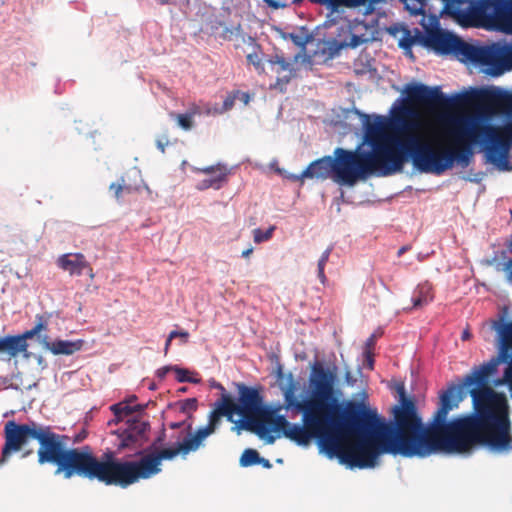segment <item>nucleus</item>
I'll use <instances>...</instances> for the list:
<instances>
[{"instance_id": "f257e3e1", "label": "nucleus", "mask_w": 512, "mask_h": 512, "mask_svg": "<svg viewBox=\"0 0 512 512\" xmlns=\"http://www.w3.org/2000/svg\"><path fill=\"white\" fill-rule=\"evenodd\" d=\"M499 362L492 358L463 378L462 386L470 388L472 414L448 420L462 400L460 390L452 385L440 393L438 408L424 426L415 400L407 397L401 384L389 423L364 404L349 402L343 419L339 414L331 417L315 440L328 458L360 469L373 468L381 454L424 458L439 452L470 453L479 445L507 450L512 444L507 398L490 385Z\"/></svg>"}, {"instance_id": "f03ea898", "label": "nucleus", "mask_w": 512, "mask_h": 512, "mask_svg": "<svg viewBox=\"0 0 512 512\" xmlns=\"http://www.w3.org/2000/svg\"><path fill=\"white\" fill-rule=\"evenodd\" d=\"M4 438L1 463L7 461L12 453L20 451L29 439H33L39 443L38 463L55 465L56 475H62L65 479L74 476L97 479L108 485L109 451L99 459L87 445L69 448L66 435L55 433L51 426L34 421L26 424H17L14 420L6 422Z\"/></svg>"}, {"instance_id": "7ed1b4c3", "label": "nucleus", "mask_w": 512, "mask_h": 512, "mask_svg": "<svg viewBox=\"0 0 512 512\" xmlns=\"http://www.w3.org/2000/svg\"><path fill=\"white\" fill-rule=\"evenodd\" d=\"M335 377V372L325 369L319 362L314 363L310 376V397L299 401L296 396L297 384L289 374V381L283 388L285 405L302 413V424L291 423L284 416L272 412L274 430L299 446L309 445L324 430L331 417L340 414L341 407L334 395Z\"/></svg>"}, {"instance_id": "20e7f679", "label": "nucleus", "mask_w": 512, "mask_h": 512, "mask_svg": "<svg viewBox=\"0 0 512 512\" xmlns=\"http://www.w3.org/2000/svg\"><path fill=\"white\" fill-rule=\"evenodd\" d=\"M374 154L373 147L367 151L363 147H357L354 151L337 147L333 155L312 161L300 174H284L281 169H277V172L293 181L332 179L340 186H354L359 181L369 178V167L363 161L371 160Z\"/></svg>"}, {"instance_id": "39448f33", "label": "nucleus", "mask_w": 512, "mask_h": 512, "mask_svg": "<svg viewBox=\"0 0 512 512\" xmlns=\"http://www.w3.org/2000/svg\"><path fill=\"white\" fill-rule=\"evenodd\" d=\"M191 437L185 438L177 447L153 450L145 453L139 460L122 461L115 457L114 452L109 451L108 485L121 488L139 482L141 479H149L161 472L163 460H172L179 453L187 454L198 448H189Z\"/></svg>"}, {"instance_id": "423d86ee", "label": "nucleus", "mask_w": 512, "mask_h": 512, "mask_svg": "<svg viewBox=\"0 0 512 512\" xmlns=\"http://www.w3.org/2000/svg\"><path fill=\"white\" fill-rule=\"evenodd\" d=\"M441 15H447L462 27L492 30L503 0H441Z\"/></svg>"}, {"instance_id": "0eeeda50", "label": "nucleus", "mask_w": 512, "mask_h": 512, "mask_svg": "<svg viewBox=\"0 0 512 512\" xmlns=\"http://www.w3.org/2000/svg\"><path fill=\"white\" fill-rule=\"evenodd\" d=\"M407 151L414 160V167L424 173L441 174L451 169L455 163L467 167L473 156L472 146L469 145L459 152L448 151L441 155L429 143L413 138L407 144Z\"/></svg>"}, {"instance_id": "6e6552de", "label": "nucleus", "mask_w": 512, "mask_h": 512, "mask_svg": "<svg viewBox=\"0 0 512 512\" xmlns=\"http://www.w3.org/2000/svg\"><path fill=\"white\" fill-rule=\"evenodd\" d=\"M417 138L416 136H410L404 141H399L397 143L398 153H393L388 148L382 144L381 142L370 139L369 137H365L362 144L358 147H363L365 151L370 149V147L375 148V154L369 161H363L366 165H368L370 174L375 176H390L399 172L403 168V164L406 161H411L414 165V160L410 157V153L407 151V144L411 141V139Z\"/></svg>"}, {"instance_id": "1a4fd4ad", "label": "nucleus", "mask_w": 512, "mask_h": 512, "mask_svg": "<svg viewBox=\"0 0 512 512\" xmlns=\"http://www.w3.org/2000/svg\"><path fill=\"white\" fill-rule=\"evenodd\" d=\"M474 65L492 77L502 75L512 67V43L479 45Z\"/></svg>"}, {"instance_id": "9d476101", "label": "nucleus", "mask_w": 512, "mask_h": 512, "mask_svg": "<svg viewBox=\"0 0 512 512\" xmlns=\"http://www.w3.org/2000/svg\"><path fill=\"white\" fill-rule=\"evenodd\" d=\"M235 385L238 393V403L233 400L231 395L223 393L224 398L228 399L229 404L234 408V415H251L272 422V411L263 405L259 389L247 386L244 383H236Z\"/></svg>"}, {"instance_id": "9b49d317", "label": "nucleus", "mask_w": 512, "mask_h": 512, "mask_svg": "<svg viewBox=\"0 0 512 512\" xmlns=\"http://www.w3.org/2000/svg\"><path fill=\"white\" fill-rule=\"evenodd\" d=\"M403 93L405 97H399L392 105L391 122L396 125L402 124V116L410 114L409 109L404 105V101L422 102V103H437L442 96L440 86L430 87L423 83H409L405 86Z\"/></svg>"}, {"instance_id": "f8f14e48", "label": "nucleus", "mask_w": 512, "mask_h": 512, "mask_svg": "<svg viewBox=\"0 0 512 512\" xmlns=\"http://www.w3.org/2000/svg\"><path fill=\"white\" fill-rule=\"evenodd\" d=\"M506 94L507 91L505 89L496 86L470 87L450 95L442 92V96L437 103L451 106H467L484 99L502 98Z\"/></svg>"}, {"instance_id": "ddd939ff", "label": "nucleus", "mask_w": 512, "mask_h": 512, "mask_svg": "<svg viewBox=\"0 0 512 512\" xmlns=\"http://www.w3.org/2000/svg\"><path fill=\"white\" fill-rule=\"evenodd\" d=\"M223 416L228 421H233L234 408H232L228 399H225L222 394L221 398L215 403V409L210 412L208 424L205 427L199 428L191 436V441L187 444L188 447L199 448L202 442L216 431Z\"/></svg>"}, {"instance_id": "4468645a", "label": "nucleus", "mask_w": 512, "mask_h": 512, "mask_svg": "<svg viewBox=\"0 0 512 512\" xmlns=\"http://www.w3.org/2000/svg\"><path fill=\"white\" fill-rule=\"evenodd\" d=\"M231 422L234 424L231 430L236 432L238 435H240L243 430H246L256 434L260 439L265 440L268 444H273L275 441V437L271 434L275 430L272 422L270 421H264V419L247 415L241 416V419L237 420L233 418V421Z\"/></svg>"}, {"instance_id": "2eb2a0df", "label": "nucleus", "mask_w": 512, "mask_h": 512, "mask_svg": "<svg viewBox=\"0 0 512 512\" xmlns=\"http://www.w3.org/2000/svg\"><path fill=\"white\" fill-rule=\"evenodd\" d=\"M458 36L451 31L441 29L438 32L425 33V48L437 55H451Z\"/></svg>"}, {"instance_id": "dca6fc26", "label": "nucleus", "mask_w": 512, "mask_h": 512, "mask_svg": "<svg viewBox=\"0 0 512 512\" xmlns=\"http://www.w3.org/2000/svg\"><path fill=\"white\" fill-rule=\"evenodd\" d=\"M205 177L198 183L199 190L214 189L219 190L227 182V177L231 169L222 164L208 166L200 169Z\"/></svg>"}, {"instance_id": "f3484780", "label": "nucleus", "mask_w": 512, "mask_h": 512, "mask_svg": "<svg viewBox=\"0 0 512 512\" xmlns=\"http://www.w3.org/2000/svg\"><path fill=\"white\" fill-rule=\"evenodd\" d=\"M57 265L70 275L80 276L87 271L90 278L94 277L93 269L82 253L63 254L57 259Z\"/></svg>"}, {"instance_id": "a211bd4d", "label": "nucleus", "mask_w": 512, "mask_h": 512, "mask_svg": "<svg viewBox=\"0 0 512 512\" xmlns=\"http://www.w3.org/2000/svg\"><path fill=\"white\" fill-rule=\"evenodd\" d=\"M149 429V423L140 419L132 418L127 420V428L122 432L121 447H129L139 442Z\"/></svg>"}, {"instance_id": "6ab92c4d", "label": "nucleus", "mask_w": 512, "mask_h": 512, "mask_svg": "<svg viewBox=\"0 0 512 512\" xmlns=\"http://www.w3.org/2000/svg\"><path fill=\"white\" fill-rule=\"evenodd\" d=\"M40 344L44 349L49 350L54 355H72L75 352L82 349L84 341L83 340H55L50 342L48 340V336L44 335L43 339H41Z\"/></svg>"}, {"instance_id": "aec40b11", "label": "nucleus", "mask_w": 512, "mask_h": 512, "mask_svg": "<svg viewBox=\"0 0 512 512\" xmlns=\"http://www.w3.org/2000/svg\"><path fill=\"white\" fill-rule=\"evenodd\" d=\"M34 334L30 330H26L22 334L19 335H6V345L8 349V357L9 359L17 357L19 354L27 355L28 350V339H32Z\"/></svg>"}, {"instance_id": "412c9836", "label": "nucleus", "mask_w": 512, "mask_h": 512, "mask_svg": "<svg viewBox=\"0 0 512 512\" xmlns=\"http://www.w3.org/2000/svg\"><path fill=\"white\" fill-rule=\"evenodd\" d=\"M434 299L432 284L428 281L420 283L414 289L411 297L412 306L410 309H421L431 303ZM406 309H409L408 307Z\"/></svg>"}, {"instance_id": "4be33fe9", "label": "nucleus", "mask_w": 512, "mask_h": 512, "mask_svg": "<svg viewBox=\"0 0 512 512\" xmlns=\"http://www.w3.org/2000/svg\"><path fill=\"white\" fill-rule=\"evenodd\" d=\"M478 47L479 45L466 42L458 36L451 55L455 56L462 63L474 65Z\"/></svg>"}, {"instance_id": "5701e85b", "label": "nucleus", "mask_w": 512, "mask_h": 512, "mask_svg": "<svg viewBox=\"0 0 512 512\" xmlns=\"http://www.w3.org/2000/svg\"><path fill=\"white\" fill-rule=\"evenodd\" d=\"M501 9L492 31L512 35V0H503Z\"/></svg>"}, {"instance_id": "b1692460", "label": "nucleus", "mask_w": 512, "mask_h": 512, "mask_svg": "<svg viewBox=\"0 0 512 512\" xmlns=\"http://www.w3.org/2000/svg\"><path fill=\"white\" fill-rule=\"evenodd\" d=\"M424 39L425 33L419 28H413L412 30L403 28V35L399 39V47L412 55L411 49L414 45L425 48Z\"/></svg>"}, {"instance_id": "393cba45", "label": "nucleus", "mask_w": 512, "mask_h": 512, "mask_svg": "<svg viewBox=\"0 0 512 512\" xmlns=\"http://www.w3.org/2000/svg\"><path fill=\"white\" fill-rule=\"evenodd\" d=\"M126 176L128 178L139 179V184L132 185L130 183H127L126 180L124 178H122L121 182H117V183L112 182L109 185V189L114 192H122L124 189L127 192H132V191L140 192L142 188L148 189V187L144 184L143 180L141 179V172L139 169H137L135 167L130 169L127 172Z\"/></svg>"}, {"instance_id": "a878e982", "label": "nucleus", "mask_w": 512, "mask_h": 512, "mask_svg": "<svg viewBox=\"0 0 512 512\" xmlns=\"http://www.w3.org/2000/svg\"><path fill=\"white\" fill-rule=\"evenodd\" d=\"M500 333V353L501 360L512 358V321L504 324L499 330Z\"/></svg>"}, {"instance_id": "bb28decb", "label": "nucleus", "mask_w": 512, "mask_h": 512, "mask_svg": "<svg viewBox=\"0 0 512 512\" xmlns=\"http://www.w3.org/2000/svg\"><path fill=\"white\" fill-rule=\"evenodd\" d=\"M423 18L420 22L421 26L423 27L424 31L423 33H428L432 31H439L441 30V25L439 19L441 17H444L445 15H441V12L439 14L431 13L429 16H426V13L422 15Z\"/></svg>"}, {"instance_id": "cd10ccee", "label": "nucleus", "mask_w": 512, "mask_h": 512, "mask_svg": "<svg viewBox=\"0 0 512 512\" xmlns=\"http://www.w3.org/2000/svg\"><path fill=\"white\" fill-rule=\"evenodd\" d=\"M111 410L114 412L115 416L119 418L131 416L133 413L142 410L140 405L130 406L125 402H120L111 407Z\"/></svg>"}, {"instance_id": "c85d7f7f", "label": "nucleus", "mask_w": 512, "mask_h": 512, "mask_svg": "<svg viewBox=\"0 0 512 512\" xmlns=\"http://www.w3.org/2000/svg\"><path fill=\"white\" fill-rule=\"evenodd\" d=\"M385 1H374V0H343V5L350 8H356L360 6H366L365 13L371 14L375 10V5L384 3Z\"/></svg>"}, {"instance_id": "c756f323", "label": "nucleus", "mask_w": 512, "mask_h": 512, "mask_svg": "<svg viewBox=\"0 0 512 512\" xmlns=\"http://www.w3.org/2000/svg\"><path fill=\"white\" fill-rule=\"evenodd\" d=\"M288 37L298 47L304 48L306 44L312 39V35L308 34L305 27H301L298 32L289 33Z\"/></svg>"}, {"instance_id": "7c9ffc66", "label": "nucleus", "mask_w": 512, "mask_h": 512, "mask_svg": "<svg viewBox=\"0 0 512 512\" xmlns=\"http://www.w3.org/2000/svg\"><path fill=\"white\" fill-rule=\"evenodd\" d=\"M260 461L259 453L254 449H246L240 457V465L242 467H249L257 465Z\"/></svg>"}, {"instance_id": "2f4dec72", "label": "nucleus", "mask_w": 512, "mask_h": 512, "mask_svg": "<svg viewBox=\"0 0 512 512\" xmlns=\"http://www.w3.org/2000/svg\"><path fill=\"white\" fill-rule=\"evenodd\" d=\"M427 0H406L405 9L410 12L411 15L419 16L425 14V5Z\"/></svg>"}, {"instance_id": "473e14b6", "label": "nucleus", "mask_w": 512, "mask_h": 512, "mask_svg": "<svg viewBox=\"0 0 512 512\" xmlns=\"http://www.w3.org/2000/svg\"><path fill=\"white\" fill-rule=\"evenodd\" d=\"M333 250L332 246H329L321 255L319 261H318V278L320 279L321 283L324 284L327 281V278L324 273L325 265L329 260V256Z\"/></svg>"}, {"instance_id": "72a5a7b5", "label": "nucleus", "mask_w": 512, "mask_h": 512, "mask_svg": "<svg viewBox=\"0 0 512 512\" xmlns=\"http://www.w3.org/2000/svg\"><path fill=\"white\" fill-rule=\"evenodd\" d=\"M274 231H275V226H270L265 231H263L260 228H256L253 230V240L257 244L268 241L272 238Z\"/></svg>"}, {"instance_id": "f704fd0d", "label": "nucleus", "mask_w": 512, "mask_h": 512, "mask_svg": "<svg viewBox=\"0 0 512 512\" xmlns=\"http://www.w3.org/2000/svg\"><path fill=\"white\" fill-rule=\"evenodd\" d=\"M172 117L177 119L178 125L183 130H190L193 127V113H184V114H171Z\"/></svg>"}, {"instance_id": "c9c22d12", "label": "nucleus", "mask_w": 512, "mask_h": 512, "mask_svg": "<svg viewBox=\"0 0 512 512\" xmlns=\"http://www.w3.org/2000/svg\"><path fill=\"white\" fill-rule=\"evenodd\" d=\"M173 371L176 374V380L180 383H184V382L198 383L199 382L198 379H194L189 376L190 372L187 369H184V368H181L178 366H173Z\"/></svg>"}, {"instance_id": "e433bc0d", "label": "nucleus", "mask_w": 512, "mask_h": 512, "mask_svg": "<svg viewBox=\"0 0 512 512\" xmlns=\"http://www.w3.org/2000/svg\"><path fill=\"white\" fill-rule=\"evenodd\" d=\"M502 361L507 363L508 366L504 371L503 378H499V379H496L493 381V386H495V387L507 384L508 381H510V378H512V358L507 359V360H502Z\"/></svg>"}, {"instance_id": "4c0bfd02", "label": "nucleus", "mask_w": 512, "mask_h": 512, "mask_svg": "<svg viewBox=\"0 0 512 512\" xmlns=\"http://www.w3.org/2000/svg\"><path fill=\"white\" fill-rule=\"evenodd\" d=\"M367 42L368 39L365 37V35L352 34L349 42L341 44L340 47H350L354 49Z\"/></svg>"}, {"instance_id": "58836bf2", "label": "nucleus", "mask_w": 512, "mask_h": 512, "mask_svg": "<svg viewBox=\"0 0 512 512\" xmlns=\"http://www.w3.org/2000/svg\"><path fill=\"white\" fill-rule=\"evenodd\" d=\"M268 63L270 65H279V70L277 72H280V71H291V64L285 60L284 57L282 56H279V55H275L274 57H271L270 59H268Z\"/></svg>"}, {"instance_id": "ea45409f", "label": "nucleus", "mask_w": 512, "mask_h": 512, "mask_svg": "<svg viewBox=\"0 0 512 512\" xmlns=\"http://www.w3.org/2000/svg\"><path fill=\"white\" fill-rule=\"evenodd\" d=\"M36 319H37V323L31 329V332L34 334V336H37L39 338V342H40L41 339H43V336L40 335V332L46 331L48 326H47L46 321H44L43 316L37 315Z\"/></svg>"}, {"instance_id": "a19ab883", "label": "nucleus", "mask_w": 512, "mask_h": 512, "mask_svg": "<svg viewBox=\"0 0 512 512\" xmlns=\"http://www.w3.org/2000/svg\"><path fill=\"white\" fill-rule=\"evenodd\" d=\"M247 60L250 64H252L258 73L264 72V66L262 64V60L258 53H251L247 55Z\"/></svg>"}, {"instance_id": "79ce46f5", "label": "nucleus", "mask_w": 512, "mask_h": 512, "mask_svg": "<svg viewBox=\"0 0 512 512\" xmlns=\"http://www.w3.org/2000/svg\"><path fill=\"white\" fill-rule=\"evenodd\" d=\"M197 409V400L195 398H188L181 402V410L183 412L195 411Z\"/></svg>"}, {"instance_id": "37998d69", "label": "nucleus", "mask_w": 512, "mask_h": 512, "mask_svg": "<svg viewBox=\"0 0 512 512\" xmlns=\"http://www.w3.org/2000/svg\"><path fill=\"white\" fill-rule=\"evenodd\" d=\"M313 3L327 5L331 7L333 10H336L337 7L343 5V0H310Z\"/></svg>"}, {"instance_id": "c03bdc74", "label": "nucleus", "mask_w": 512, "mask_h": 512, "mask_svg": "<svg viewBox=\"0 0 512 512\" xmlns=\"http://www.w3.org/2000/svg\"><path fill=\"white\" fill-rule=\"evenodd\" d=\"M354 112H355V114H357L359 117H361L363 119V125L365 127L366 133H369L371 131V126L369 124V116L367 114L361 112L357 108H354Z\"/></svg>"}, {"instance_id": "a18cd8bd", "label": "nucleus", "mask_w": 512, "mask_h": 512, "mask_svg": "<svg viewBox=\"0 0 512 512\" xmlns=\"http://www.w3.org/2000/svg\"><path fill=\"white\" fill-rule=\"evenodd\" d=\"M169 145V140L167 138V136H162L160 138H158L156 140V146L157 148L162 152L164 153L165 152V147Z\"/></svg>"}, {"instance_id": "49530a36", "label": "nucleus", "mask_w": 512, "mask_h": 512, "mask_svg": "<svg viewBox=\"0 0 512 512\" xmlns=\"http://www.w3.org/2000/svg\"><path fill=\"white\" fill-rule=\"evenodd\" d=\"M346 201H348V198H346V194L341 193L338 197L335 198L332 206H335L336 207V211L340 212V210H341V208H340L341 203H344Z\"/></svg>"}, {"instance_id": "de8ad7c7", "label": "nucleus", "mask_w": 512, "mask_h": 512, "mask_svg": "<svg viewBox=\"0 0 512 512\" xmlns=\"http://www.w3.org/2000/svg\"><path fill=\"white\" fill-rule=\"evenodd\" d=\"M169 371H173V366H163L156 372L159 379H164Z\"/></svg>"}, {"instance_id": "09e8293b", "label": "nucleus", "mask_w": 512, "mask_h": 512, "mask_svg": "<svg viewBox=\"0 0 512 512\" xmlns=\"http://www.w3.org/2000/svg\"><path fill=\"white\" fill-rule=\"evenodd\" d=\"M164 438H165V434L162 433L157 439H155L152 443V445L146 450V453L147 452H150V451H153V450H158L157 449V446L162 442L164 441Z\"/></svg>"}, {"instance_id": "8fccbe9b", "label": "nucleus", "mask_w": 512, "mask_h": 512, "mask_svg": "<svg viewBox=\"0 0 512 512\" xmlns=\"http://www.w3.org/2000/svg\"><path fill=\"white\" fill-rule=\"evenodd\" d=\"M174 338H177V334L175 333V331H171L168 335V338L165 342V347H164V353L165 355L168 353L169 351V348H170V345H171V342Z\"/></svg>"}, {"instance_id": "3c124183", "label": "nucleus", "mask_w": 512, "mask_h": 512, "mask_svg": "<svg viewBox=\"0 0 512 512\" xmlns=\"http://www.w3.org/2000/svg\"><path fill=\"white\" fill-rule=\"evenodd\" d=\"M269 7L273 8V9H279V8H283L285 6V4L283 3H280L279 1H276V0H263Z\"/></svg>"}, {"instance_id": "603ef678", "label": "nucleus", "mask_w": 512, "mask_h": 512, "mask_svg": "<svg viewBox=\"0 0 512 512\" xmlns=\"http://www.w3.org/2000/svg\"><path fill=\"white\" fill-rule=\"evenodd\" d=\"M0 354H6L8 356V349L6 345L5 336L0 337Z\"/></svg>"}, {"instance_id": "864d4df0", "label": "nucleus", "mask_w": 512, "mask_h": 512, "mask_svg": "<svg viewBox=\"0 0 512 512\" xmlns=\"http://www.w3.org/2000/svg\"><path fill=\"white\" fill-rule=\"evenodd\" d=\"M175 333L177 334V337H180L183 339V342H187L188 338H189V333L187 331H176L174 330Z\"/></svg>"}, {"instance_id": "5fc2aeb1", "label": "nucleus", "mask_w": 512, "mask_h": 512, "mask_svg": "<svg viewBox=\"0 0 512 512\" xmlns=\"http://www.w3.org/2000/svg\"><path fill=\"white\" fill-rule=\"evenodd\" d=\"M258 464H261L265 468H271V466H272L268 459H265L262 457H260V461L258 462Z\"/></svg>"}, {"instance_id": "6e6d98bb", "label": "nucleus", "mask_w": 512, "mask_h": 512, "mask_svg": "<svg viewBox=\"0 0 512 512\" xmlns=\"http://www.w3.org/2000/svg\"><path fill=\"white\" fill-rule=\"evenodd\" d=\"M471 336H472V335H471V333L469 332V330H467V329H466V330H464V331L462 332L461 339H462L463 341H466V340H469V339L471 338Z\"/></svg>"}, {"instance_id": "4d7b16f0", "label": "nucleus", "mask_w": 512, "mask_h": 512, "mask_svg": "<svg viewBox=\"0 0 512 512\" xmlns=\"http://www.w3.org/2000/svg\"><path fill=\"white\" fill-rule=\"evenodd\" d=\"M410 249V246L406 245V246H402L398 252H397V256L398 257H401L406 251H408Z\"/></svg>"}, {"instance_id": "13d9d810", "label": "nucleus", "mask_w": 512, "mask_h": 512, "mask_svg": "<svg viewBox=\"0 0 512 512\" xmlns=\"http://www.w3.org/2000/svg\"><path fill=\"white\" fill-rule=\"evenodd\" d=\"M253 252V248L250 247L242 252V257L248 258Z\"/></svg>"}, {"instance_id": "bf43d9fd", "label": "nucleus", "mask_w": 512, "mask_h": 512, "mask_svg": "<svg viewBox=\"0 0 512 512\" xmlns=\"http://www.w3.org/2000/svg\"><path fill=\"white\" fill-rule=\"evenodd\" d=\"M290 81V76H284L283 78H277L278 83L287 84Z\"/></svg>"}, {"instance_id": "052dcab7", "label": "nucleus", "mask_w": 512, "mask_h": 512, "mask_svg": "<svg viewBox=\"0 0 512 512\" xmlns=\"http://www.w3.org/2000/svg\"><path fill=\"white\" fill-rule=\"evenodd\" d=\"M232 104H233V101H232V100H230V99H226V100L224 101V108H225V109H229V108H231Z\"/></svg>"}, {"instance_id": "680f3d73", "label": "nucleus", "mask_w": 512, "mask_h": 512, "mask_svg": "<svg viewBox=\"0 0 512 512\" xmlns=\"http://www.w3.org/2000/svg\"><path fill=\"white\" fill-rule=\"evenodd\" d=\"M182 424H183L182 422H173V423L170 424V428L178 429V428H180L182 426Z\"/></svg>"}, {"instance_id": "e2e57ef3", "label": "nucleus", "mask_w": 512, "mask_h": 512, "mask_svg": "<svg viewBox=\"0 0 512 512\" xmlns=\"http://www.w3.org/2000/svg\"><path fill=\"white\" fill-rule=\"evenodd\" d=\"M154 1L161 5H166V4L170 3V0H154Z\"/></svg>"}, {"instance_id": "0e129e2a", "label": "nucleus", "mask_w": 512, "mask_h": 512, "mask_svg": "<svg viewBox=\"0 0 512 512\" xmlns=\"http://www.w3.org/2000/svg\"><path fill=\"white\" fill-rule=\"evenodd\" d=\"M507 385L509 387L510 395L512 397V378H510V381H508Z\"/></svg>"}, {"instance_id": "69168bd1", "label": "nucleus", "mask_w": 512, "mask_h": 512, "mask_svg": "<svg viewBox=\"0 0 512 512\" xmlns=\"http://www.w3.org/2000/svg\"><path fill=\"white\" fill-rule=\"evenodd\" d=\"M368 366L370 369L373 368V359L371 357H368Z\"/></svg>"}, {"instance_id": "338daca9", "label": "nucleus", "mask_w": 512, "mask_h": 512, "mask_svg": "<svg viewBox=\"0 0 512 512\" xmlns=\"http://www.w3.org/2000/svg\"><path fill=\"white\" fill-rule=\"evenodd\" d=\"M411 191H412V187L408 186L402 192L407 193V192H411Z\"/></svg>"}, {"instance_id": "774afa93", "label": "nucleus", "mask_w": 512, "mask_h": 512, "mask_svg": "<svg viewBox=\"0 0 512 512\" xmlns=\"http://www.w3.org/2000/svg\"><path fill=\"white\" fill-rule=\"evenodd\" d=\"M350 379H351V374H350V372L348 371V372L346 373V380L349 382V381H350Z\"/></svg>"}]
</instances>
